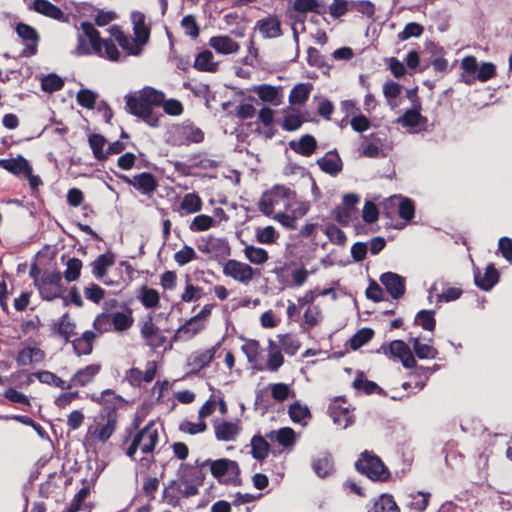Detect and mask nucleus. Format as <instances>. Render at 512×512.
I'll return each instance as SVG.
<instances>
[{
    "label": "nucleus",
    "mask_w": 512,
    "mask_h": 512,
    "mask_svg": "<svg viewBox=\"0 0 512 512\" xmlns=\"http://www.w3.org/2000/svg\"><path fill=\"white\" fill-rule=\"evenodd\" d=\"M91 401L102 406V411L94 418V423L88 427L87 436L101 443H106L115 433L118 425L117 410L126 401L113 390L106 389L98 394L90 395Z\"/></svg>",
    "instance_id": "f257e3e1"
},
{
    "label": "nucleus",
    "mask_w": 512,
    "mask_h": 512,
    "mask_svg": "<svg viewBox=\"0 0 512 512\" xmlns=\"http://www.w3.org/2000/svg\"><path fill=\"white\" fill-rule=\"evenodd\" d=\"M82 33L78 35L73 53L77 56L95 54L109 61H124L116 44L111 39H102L99 31L90 22L81 23Z\"/></svg>",
    "instance_id": "f03ea898"
},
{
    "label": "nucleus",
    "mask_w": 512,
    "mask_h": 512,
    "mask_svg": "<svg viewBox=\"0 0 512 512\" xmlns=\"http://www.w3.org/2000/svg\"><path fill=\"white\" fill-rule=\"evenodd\" d=\"M126 106L130 113L141 118L150 126H157L159 117L153 111L164 100V93L151 87H144L125 96Z\"/></svg>",
    "instance_id": "7ed1b4c3"
},
{
    "label": "nucleus",
    "mask_w": 512,
    "mask_h": 512,
    "mask_svg": "<svg viewBox=\"0 0 512 512\" xmlns=\"http://www.w3.org/2000/svg\"><path fill=\"white\" fill-rule=\"evenodd\" d=\"M195 472H197L195 467L181 464L178 478L171 481L164 489L163 498L168 505L175 507L179 504L180 499L198 494V486L201 481L192 478Z\"/></svg>",
    "instance_id": "20e7f679"
},
{
    "label": "nucleus",
    "mask_w": 512,
    "mask_h": 512,
    "mask_svg": "<svg viewBox=\"0 0 512 512\" xmlns=\"http://www.w3.org/2000/svg\"><path fill=\"white\" fill-rule=\"evenodd\" d=\"M160 427L154 422H149L141 430H139L131 439L126 449V455L133 458L140 449L143 454H151L154 452L160 437Z\"/></svg>",
    "instance_id": "39448f33"
},
{
    "label": "nucleus",
    "mask_w": 512,
    "mask_h": 512,
    "mask_svg": "<svg viewBox=\"0 0 512 512\" xmlns=\"http://www.w3.org/2000/svg\"><path fill=\"white\" fill-rule=\"evenodd\" d=\"M40 273L39 269L33 265L30 269V276L34 279V283L37 286L41 297L45 300H53L60 297L62 293V275L56 271H45L38 276Z\"/></svg>",
    "instance_id": "423d86ee"
},
{
    "label": "nucleus",
    "mask_w": 512,
    "mask_h": 512,
    "mask_svg": "<svg viewBox=\"0 0 512 512\" xmlns=\"http://www.w3.org/2000/svg\"><path fill=\"white\" fill-rule=\"evenodd\" d=\"M293 198V191L285 185H275L264 192L260 198L259 210L267 216H271L277 207L287 208Z\"/></svg>",
    "instance_id": "0eeeda50"
},
{
    "label": "nucleus",
    "mask_w": 512,
    "mask_h": 512,
    "mask_svg": "<svg viewBox=\"0 0 512 512\" xmlns=\"http://www.w3.org/2000/svg\"><path fill=\"white\" fill-rule=\"evenodd\" d=\"M355 467L357 471L373 481H385L389 477V472L382 461L368 452L362 454L356 461Z\"/></svg>",
    "instance_id": "6e6552de"
},
{
    "label": "nucleus",
    "mask_w": 512,
    "mask_h": 512,
    "mask_svg": "<svg viewBox=\"0 0 512 512\" xmlns=\"http://www.w3.org/2000/svg\"><path fill=\"white\" fill-rule=\"evenodd\" d=\"M210 466L212 475L223 483H236L240 473L239 465L236 461L227 458L217 460L208 459L205 461Z\"/></svg>",
    "instance_id": "1a4fd4ad"
},
{
    "label": "nucleus",
    "mask_w": 512,
    "mask_h": 512,
    "mask_svg": "<svg viewBox=\"0 0 512 512\" xmlns=\"http://www.w3.org/2000/svg\"><path fill=\"white\" fill-rule=\"evenodd\" d=\"M223 274L247 286L256 276V271L247 263L229 259L223 266Z\"/></svg>",
    "instance_id": "9d476101"
},
{
    "label": "nucleus",
    "mask_w": 512,
    "mask_h": 512,
    "mask_svg": "<svg viewBox=\"0 0 512 512\" xmlns=\"http://www.w3.org/2000/svg\"><path fill=\"white\" fill-rule=\"evenodd\" d=\"M213 428L215 438L222 442H234L242 432V424L239 419L215 421Z\"/></svg>",
    "instance_id": "9b49d317"
},
{
    "label": "nucleus",
    "mask_w": 512,
    "mask_h": 512,
    "mask_svg": "<svg viewBox=\"0 0 512 512\" xmlns=\"http://www.w3.org/2000/svg\"><path fill=\"white\" fill-rule=\"evenodd\" d=\"M109 32L111 35V40H114L121 46V48L126 51L129 55L139 56L143 51V47L146 45L145 43H140L139 39L134 36L125 34L121 28L117 25H114L109 28Z\"/></svg>",
    "instance_id": "f8f14e48"
},
{
    "label": "nucleus",
    "mask_w": 512,
    "mask_h": 512,
    "mask_svg": "<svg viewBox=\"0 0 512 512\" xmlns=\"http://www.w3.org/2000/svg\"><path fill=\"white\" fill-rule=\"evenodd\" d=\"M218 347L219 344L190 353L186 360V365L189 368L188 374H197L202 369L206 368L215 357Z\"/></svg>",
    "instance_id": "ddd939ff"
},
{
    "label": "nucleus",
    "mask_w": 512,
    "mask_h": 512,
    "mask_svg": "<svg viewBox=\"0 0 512 512\" xmlns=\"http://www.w3.org/2000/svg\"><path fill=\"white\" fill-rule=\"evenodd\" d=\"M385 354L401 361L405 368H412L416 365V360L410 347L402 340H393L388 346L381 347Z\"/></svg>",
    "instance_id": "4468645a"
},
{
    "label": "nucleus",
    "mask_w": 512,
    "mask_h": 512,
    "mask_svg": "<svg viewBox=\"0 0 512 512\" xmlns=\"http://www.w3.org/2000/svg\"><path fill=\"white\" fill-rule=\"evenodd\" d=\"M140 334L145 344L153 350L162 347L166 342V336L154 324L152 315L142 323Z\"/></svg>",
    "instance_id": "2eb2a0df"
},
{
    "label": "nucleus",
    "mask_w": 512,
    "mask_h": 512,
    "mask_svg": "<svg viewBox=\"0 0 512 512\" xmlns=\"http://www.w3.org/2000/svg\"><path fill=\"white\" fill-rule=\"evenodd\" d=\"M172 137L173 143L176 145H190L202 142L204 133L192 124H183L174 129Z\"/></svg>",
    "instance_id": "dca6fc26"
},
{
    "label": "nucleus",
    "mask_w": 512,
    "mask_h": 512,
    "mask_svg": "<svg viewBox=\"0 0 512 512\" xmlns=\"http://www.w3.org/2000/svg\"><path fill=\"white\" fill-rule=\"evenodd\" d=\"M362 142L358 148L360 156L378 158L385 156L383 139L378 133L362 136Z\"/></svg>",
    "instance_id": "f3484780"
},
{
    "label": "nucleus",
    "mask_w": 512,
    "mask_h": 512,
    "mask_svg": "<svg viewBox=\"0 0 512 512\" xmlns=\"http://www.w3.org/2000/svg\"><path fill=\"white\" fill-rule=\"evenodd\" d=\"M266 438L270 444L281 446L283 449L291 451L296 444L297 435L290 427H282L266 433Z\"/></svg>",
    "instance_id": "a211bd4d"
},
{
    "label": "nucleus",
    "mask_w": 512,
    "mask_h": 512,
    "mask_svg": "<svg viewBox=\"0 0 512 512\" xmlns=\"http://www.w3.org/2000/svg\"><path fill=\"white\" fill-rule=\"evenodd\" d=\"M44 358L45 352L42 349L23 342L16 356V362L19 366H33L41 363Z\"/></svg>",
    "instance_id": "6ab92c4d"
},
{
    "label": "nucleus",
    "mask_w": 512,
    "mask_h": 512,
    "mask_svg": "<svg viewBox=\"0 0 512 512\" xmlns=\"http://www.w3.org/2000/svg\"><path fill=\"white\" fill-rule=\"evenodd\" d=\"M122 179L128 185L139 190L143 195H150L157 188V181L155 177L148 172H142L134 175L133 177L123 176Z\"/></svg>",
    "instance_id": "aec40b11"
},
{
    "label": "nucleus",
    "mask_w": 512,
    "mask_h": 512,
    "mask_svg": "<svg viewBox=\"0 0 512 512\" xmlns=\"http://www.w3.org/2000/svg\"><path fill=\"white\" fill-rule=\"evenodd\" d=\"M250 90L265 103H269L274 106L281 104L283 98V89L281 86L261 84L252 86Z\"/></svg>",
    "instance_id": "412c9836"
},
{
    "label": "nucleus",
    "mask_w": 512,
    "mask_h": 512,
    "mask_svg": "<svg viewBox=\"0 0 512 512\" xmlns=\"http://www.w3.org/2000/svg\"><path fill=\"white\" fill-rule=\"evenodd\" d=\"M330 415L333 422L345 429L354 422L353 414L342 400H335L330 405Z\"/></svg>",
    "instance_id": "4be33fe9"
},
{
    "label": "nucleus",
    "mask_w": 512,
    "mask_h": 512,
    "mask_svg": "<svg viewBox=\"0 0 512 512\" xmlns=\"http://www.w3.org/2000/svg\"><path fill=\"white\" fill-rule=\"evenodd\" d=\"M101 367L99 364H90L79 369L68 381L69 389L73 387H84L91 383L95 376L99 373Z\"/></svg>",
    "instance_id": "5701e85b"
},
{
    "label": "nucleus",
    "mask_w": 512,
    "mask_h": 512,
    "mask_svg": "<svg viewBox=\"0 0 512 512\" xmlns=\"http://www.w3.org/2000/svg\"><path fill=\"white\" fill-rule=\"evenodd\" d=\"M256 26L264 38L271 39L282 35L280 19L275 15L258 20Z\"/></svg>",
    "instance_id": "b1692460"
},
{
    "label": "nucleus",
    "mask_w": 512,
    "mask_h": 512,
    "mask_svg": "<svg viewBox=\"0 0 512 512\" xmlns=\"http://www.w3.org/2000/svg\"><path fill=\"white\" fill-rule=\"evenodd\" d=\"M209 46L222 55L236 54L240 50L239 43L227 35L211 37L209 39Z\"/></svg>",
    "instance_id": "393cba45"
},
{
    "label": "nucleus",
    "mask_w": 512,
    "mask_h": 512,
    "mask_svg": "<svg viewBox=\"0 0 512 512\" xmlns=\"http://www.w3.org/2000/svg\"><path fill=\"white\" fill-rule=\"evenodd\" d=\"M408 96H413L414 99L412 101L413 107L411 109H408L399 119L398 123H400L404 127H416L418 126L422 121L425 122V119L422 117L420 111H421V103L415 96L414 92H409Z\"/></svg>",
    "instance_id": "a878e982"
},
{
    "label": "nucleus",
    "mask_w": 512,
    "mask_h": 512,
    "mask_svg": "<svg viewBox=\"0 0 512 512\" xmlns=\"http://www.w3.org/2000/svg\"><path fill=\"white\" fill-rule=\"evenodd\" d=\"M381 283L385 286L389 294L397 299L405 292L404 278L393 272L383 273L380 277Z\"/></svg>",
    "instance_id": "bb28decb"
},
{
    "label": "nucleus",
    "mask_w": 512,
    "mask_h": 512,
    "mask_svg": "<svg viewBox=\"0 0 512 512\" xmlns=\"http://www.w3.org/2000/svg\"><path fill=\"white\" fill-rule=\"evenodd\" d=\"M320 169L332 176L337 175L342 171L343 163L336 151L327 152L322 158L317 161Z\"/></svg>",
    "instance_id": "cd10ccee"
},
{
    "label": "nucleus",
    "mask_w": 512,
    "mask_h": 512,
    "mask_svg": "<svg viewBox=\"0 0 512 512\" xmlns=\"http://www.w3.org/2000/svg\"><path fill=\"white\" fill-rule=\"evenodd\" d=\"M499 280L498 271L490 264L482 275L479 270L474 273L475 284L484 291L491 290Z\"/></svg>",
    "instance_id": "c85d7f7f"
},
{
    "label": "nucleus",
    "mask_w": 512,
    "mask_h": 512,
    "mask_svg": "<svg viewBox=\"0 0 512 512\" xmlns=\"http://www.w3.org/2000/svg\"><path fill=\"white\" fill-rule=\"evenodd\" d=\"M131 21L133 24L134 36H136L140 43L147 44L150 38V28L146 24V16L139 11L131 13Z\"/></svg>",
    "instance_id": "c756f323"
},
{
    "label": "nucleus",
    "mask_w": 512,
    "mask_h": 512,
    "mask_svg": "<svg viewBox=\"0 0 512 512\" xmlns=\"http://www.w3.org/2000/svg\"><path fill=\"white\" fill-rule=\"evenodd\" d=\"M33 8L36 12L51 19L61 22L67 21V16H65L62 10L48 0H34Z\"/></svg>",
    "instance_id": "7c9ffc66"
},
{
    "label": "nucleus",
    "mask_w": 512,
    "mask_h": 512,
    "mask_svg": "<svg viewBox=\"0 0 512 512\" xmlns=\"http://www.w3.org/2000/svg\"><path fill=\"white\" fill-rule=\"evenodd\" d=\"M289 147L296 153L302 156H311L316 147L317 142L316 139L309 134L302 136L299 140H292L289 142Z\"/></svg>",
    "instance_id": "2f4dec72"
},
{
    "label": "nucleus",
    "mask_w": 512,
    "mask_h": 512,
    "mask_svg": "<svg viewBox=\"0 0 512 512\" xmlns=\"http://www.w3.org/2000/svg\"><path fill=\"white\" fill-rule=\"evenodd\" d=\"M387 205L397 207L399 216L405 221H410L414 217V205L407 198L394 195L388 199Z\"/></svg>",
    "instance_id": "473e14b6"
},
{
    "label": "nucleus",
    "mask_w": 512,
    "mask_h": 512,
    "mask_svg": "<svg viewBox=\"0 0 512 512\" xmlns=\"http://www.w3.org/2000/svg\"><path fill=\"white\" fill-rule=\"evenodd\" d=\"M0 167L14 175H24V173L31 172V166L22 156L11 159H0Z\"/></svg>",
    "instance_id": "72a5a7b5"
},
{
    "label": "nucleus",
    "mask_w": 512,
    "mask_h": 512,
    "mask_svg": "<svg viewBox=\"0 0 512 512\" xmlns=\"http://www.w3.org/2000/svg\"><path fill=\"white\" fill-rule=\"evenodd\" d=\"M98 335L92 331H85L80 337L72 341L73 349L78 356L89 355L93 349V342Z\"/></svg>",
    "instance_id": "f704fd0d"
},
{
    "label": "nucleus",
    "mask_w": 512,
    "mask_h": 512,
    "mask_svg": "<svg viewBox=\"0 0 512 512\" xmlns=\"http://www.w3.org/2000/svg\"><path fill=\"white\" fill-rule=\"evenodd\" d=\"M204 327V322H199L192 317L177 329L175 338L179 340H190L203 330Z\"/></svg>",
    "instance_id": "c9c22d12"
},
{
    "label": "nucleus",
    "mask_w": 512,
    "mask_h": 512,
    "mask_svg": "<svg viewBox=\"0 0 512 512\" xmlns=\"http://www.w3.org/2000/svg\"><path fill=\"white\" fill-rule=\"evenodd\" d=\"M115 263V256L112 253L99 255L92 263V273L97 279H102L107 270Z\"/></svg>",
    "instance_id": "e433bc0d"
},
{
    "label": "nucleus",
    "mask_w": 512,
    "mask_h": 512,
    "mask_svg": "<svg viewBox=\"0 0 512 512\" xmlns=\"http://www.w3.org/2000/svg\"><path fill=\"white\" fill-rule=\"evenodd\" d=\"M288 414L293 423L300 424L302 426H306L307 420L311 417L309 408L299 402H294L289 406Z\"/></svg>",
    "instance_id": "4c0bfd02"
},
{
    "label": "nucleus",
    "mask_w": 512,
    "mask_h": 512,
    "mask_svg": "<svg viewBox=\"0 0 512 512\" xmlns=\"http://www.w3.org/2000/svg\"><path fill=\"white\" fill-rule=\"evenodd\" d=\"M202 206V199L194 192L185 194L180 203V209L186 214L197 213L201 211Z\"/></svg>",
    "instance_id": "58836bf2"
},
{
    "label": "nucleus",
    "mask_w": 512,
    "mask_h": 512,
    "mask_svg": "<svg viewBox=\"0 0 512 512\" xmlns=\"http://www.w3.org/2000/svg\"><path fill=\"white\" fill-rule=\"evenodd\" d=\"M90 148L92 149L93 155L97 160L107 159L106 152V139L100 134H90L88 137Z\"/></svg>",
    "instance_id": "ea45409f"
},
{
    "label": "nucleus",
    "mask_w": 512,
    "mask_h": 512,
    "mask_svg": "<svg viewBox=\"0 0 512 512\" xmlns=\"http://www.w3.org/2000/svg\"><path fill=\"white\" fill-rule=\"evenodd\" d=\"M369 512H400L394 498L388 494H382L370 508Z\"/></svg>",
    "instance_id": "a19ab883"
},
{
    "label": "nucleus",
    "mask_w": 512,
    "mask_h": 512,
    "mask_svg": "<svg viewBox=\"0 0 512 512\" xmlns=\"http://www.w3.org/2000/svg\"><path fill=\"white\" fill-rule=\"evenodd\" d=\"M213 59L212 52L204 50L196 56L194 67L199 71L214 72L217 69V63Z\"/></svg>",
    "instance_id": "79ce46f5"
},
{
    "label": "nucleus",
    "mask_w": 512,
    "mask_h": 512,
    "mask_svg": "<svg viewBox=\"0 0 512 512\" xmlns=\"http://www.w3.org/2000/svg\"><path fill=\"white\" fill-rule=\"evenodd\" d=\"M268 439L266 438V435L260 436L255 435L251 439V448H252V455L255 459L263 460L267 457L269 452V443Z\"/></svg>",
    "instance_id": "37998d69"
},
{
    "label": "nucleus",
    "mask_w": 512,
    "mask_h": 512,
    "mask_svg": "<svg viewBox=\"0 0 512 512\" xmlns=\"http://www.w3.org/2000/svg\"><path fill=\"white\" fill-rule=\"evenodd\" d=\"M284 363V357L279 351L277 345L272 340L268 343V359L267 368L272 372H276Z\"/></svg>",
    "instance_id": "c03bdc74"
},
{
    "label": "nucleus",
    "mask_w": 512,
    "mask_h": 512,
    "mask_svg": "<svg viewBox=\"0 0 512 512\" xmlns=\"http://www.w3.org/2000/svg\"><path fill=\"white\" fill-rule=\"evenodd\" d=\"M34 375L41 383L55 386L62 390H69L68 381L63 380L62 378H60L59 376L50 371H40L34 373Z\"/></svg>",
    "instance_id": "a18cd8bd"
},
{
    "label": "nucleus",
    "mask_w": 512,
    "mask_h": 512,
    "mask_svg": "<svg viewBox=\"0 0 512 512\" xmlns=\"http://www.w3.org/2000/svg\"><path fill=\"white\" fill-rule=\"evenodd\" d=\"M246 259L254 265H262L268 260V253L265 249L253 245H247L244 248Z\"/></svg>",
    "instance_id": "49530a36"
},
{
    "label": "nucleus",
    "mask_w": 512,
    "mask_h": 512,
    "mask_svg": "<svg viewBox=\"0 0 512 512\" xmlns=\"http://www.w3.org/2000/svg\"><path fill=\"white\" fill-rule=\"evenodd\" d=\"M16 32L20 38L26 41L28 47L32 46L31 53L35 52V46L38 42V34L34 28L27 24L20 23L16 26Z\"/></svg>",
    "instance_id": "de8ad7c7"
},
{
    "label": "nucleus",
    "mask_w": 512,
    "mask_h": 512,
    "mask_svg": "<svg viewBox=\"0 0 512 512\" xmlns=\"http://www.w3.org/2000/svg\"><path fill=\"white\" fill-rule=\"evenodd\" d=\"M312 90L311 84L300 83L295 85L289 95L291 104H303L309 97Z\"/></svg>",
    "instance_id": "09e8293b"
},
{
    "label": "nucleus",
    "mask_w": 512,
    "mask_h": 512,
    "mask_svg": "<svg viewBox=\"0 0 512 512\" xmlns=\"http://www.w3.org/2000/svg\"><path fill=\"white\" fill-rule=\"evenodd\" d=\"M111 317V323L116 331H124L131 327L133 323L132 313L130 310L124 312H116Z\"/></svg>",
    "instance_id": "8fccbe9b"
},
{
    "label": "nucleus",
    "mask_w": 512,
    "mask_h": 512,
    "mask_svg": "<svg viewBox=\"0 0 512 512\" xmlns=\"http://www.w3.org/2000/svg\"><path fill=\"white\" fill-rule=\"evenodd\" d=\"M138 298L141 301V303L146 308H149V309L157 307L159 304V301H160V296H159L158 291L153 288H149L147 286H143L140 289Z\"/></svg>",
    "instance_id": "3c124183"
},
{
    "label": "nucleus",
    "mask_w": 512,
    "mask_h": 512,
    "mask_svg": "<svg viewBox=\"0 0 512 512\" xmlns=\"http://www.w3.org/2000/svg\"><path fill=\"white\" fill-rule=\"evenodd\" d=\"M309 209V202L298 200L295 192L293 191V198L289 201V205H287L286 210L298 220L299 218L304 217Z\"/></svg>",
    "instance_id": "603ef678"
},
{
    "label": "nucleus",
    "mask_w": 512,
    "mask_h": 512,
    "mask_svg": "<svg viewBox=\"0 0 512 512\" xmlns=\"http://www.w3.org/2000/svg\"><path fill=\"white\" fill-rule=\"evenodd\" d=\"M314 472L321 478L329 476L333 472V463L330 455H324L313 462Z\"/></svg>",
    "instance_id": "864d4df0"
},
{
    "label": "nucleus",
    "mask_w": 512,
    "mask_h": 512,
    "mask_svg": "<svg viewBox=\"0 0 512 512\" xmlns=\"http://www.w3.org/2000/svg\"><path fill=\"white\" fill-rule=\"evenodd\" d=\"M409 501L408 506L410 509L415 510L417 512H422L426 509L430 494L423 492H412L408 495Z\"/></svg>",
    "instance_id": "5fc2aeb1"
},
{
    "label": "nucleus",
    "mask_w": 512,
    "mask_h": 512,
    "mask_svg": "<svg viewBox=\"0 0 512 512\" xmlns=\"http://www.w3.org/2000/svg\"><path fill=\"white\" fill-rule=\"evenodd\" d=\"M216 225V221L208 215L201 214L194 217L189 225V229L192 232H203Z\"/></svg>",
    "instance_id": "6e6d98bb"
},
{
    "label": "nucleus",
    "mask_w": 512,
    "mask_h": 512,
    "mask_svg": "<svg viewBox=\"0 0 512 512\" xmlns=\"http://www.w3.org/2000/svg\"><path fill=\"white\" fill-rule=\"evenodd\" d=\"M272 398L276 401L282 402L290 397H294V391L288 384L273 383L269 385Z\"/></svg>",
    "instance_id": "4d7b16f0"
},
{
    "label": "nucleus",
    "mask_w": 512,
    "mask_h": 512,
    "mask_svg": "<svg viewBox=\"0 0 512 512\" xmlns=\"http://www.w3.org/2000/svg\"><path fill=\"white\" fill-rule=\"evenodd\" d=\"M412 344L416 356L420 359H434L438 354L433 346L421 343L419 338H413Z\"/></svg>",
    "instance_id": "13d9d810"
},
{
    "label": "nucleus",
    "mask_w": 512,
    "mask_h": 512,
    "mask_svg": "<svg viewBox=\"0 0 512 512\" xmlns=\"http://www.w3.org/2000/svg\"><path fill=\"white\" fill-rule=\"evenodd\" d=\"M374 335V332L370 328H362L357 331L350 339V347L353 350H357L368 343Z\"/></svg>",
    "instance_id": "bf43d9fd"
},
{
    "label": "nucleus",
    "mask_w": 512,
    "mask_h": 512,
    "mask_svg": "<svg viewBox=\"0 0 512 512\" xmlns=\"http://www.w3.org/2000/svg\"><path fill=\"white\" fill-rule=\"evenodd\" d=\"M279 343L288 355H295L301 346L299 340L290 334L279 335Z\"/></svg>",
    "instance_id": "052dcab7"
},
{
    "label": "nucleus",
    "mask_w": 512,
    "mask_h": 512,
    "mask_svg": "<svg viewBox=\"0 0 512 512\" xmlns=\"http://www.w3.org/2000/svg\"><path fill=\"white\" fill-rule=\"evenodd\" d=\"M63 85V79L56 74H49L43 77L41 80L42 90L49 93L60 90Z\"/></svg>",
    "instance_id": "680f3d73"
},
{
    "label": "nucleus",
    "mask_w": 512,
    "mask_h": 512,
    "mask_svg": "<svg viewBox=\"0 0 512 512\" xmlns=\"http://www.w3.org/2000/svg\"><path fill=\"white\" fill-rule=\"evenodd\" d=\"M243 353L246 355L248 361L250 363H254L258 360L260 356V344L257 340L248 339L245 340L244 344L241 347Z\"/></svg>",
    "instance_id": "e2e57ef3"
},
{
    "label": "nucleus",
    "mask_w": 512,
    "mask_h": 512,
    "mask_svg": "<svg viewBox=\"0 0 512 512\" xmlns=\"http://www.w3.org/2000/svg\"><path fill=\"white\" fill-rule=\"evenodd\" d=\"M82 269V262L78 258H70L66 263L64 277L68 282L79 278Z\"/></svg>",
    "instance_id": "0e129e2a"
},
{
    "label": "nucleus",
    "mask_w": 512,
    "mask_h": 512,
    "mask_svg": "<svg viewBox=\"0 0 512 512\" xmlns=\"http://www.w3.org/2000/svg\"><path fill=\"white\" fill-rule=\"evenodd\" d=\"M207 429V424L202 419H198V422H191L184 420L179 424V430L183 433L190 435H196L204 432Z\"/></svg>",
    "instance_id": "69168bd1"
},
{
    "label": "nucleus",
    "mask_w": 512,
    "mask_h": 512,
    "mask_svg": "<svg viewBox=\"0 0 512 512\" xmlns=\"http://www.w3.org/2000/svg\"><path fill=\"white\" fill-rule=\"evenodd\" d=\"M197 258V254L195 250L188 245H185L179 251L174 254V260L179 266H184L189 262L195 260Z\"/></svg>",
    "instance_id": "338daca9"
},
{
    "label": "nucleus",
    "mask_w": 512,
    "mask_h": 512,
    "mask_svg": "<svg viewBox=\"0 0 512 512\" xmlns=\"http://www.w3.org/2000/svg\"><path fill=\"white\" fill-rule=\"evenodd\" d=\"M75 324L71 320L68 314H64L58 322V333L64 337L67 341L71 336L74 335Z\"/></svg>",
    "instance_id": "774afa93"
}]
</instances>
